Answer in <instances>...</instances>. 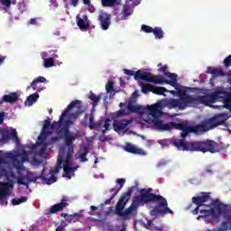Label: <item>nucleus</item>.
<instances>
[{"instance_id":"obj_1","label":"nucleus","mask_w":231,"mask_h":231,"mask_svg":"<svg viewBox=\"0 0 231 231\" xmlns=\"http://www.w3.org/2000/svg\"><path fill=\"white\" fill-rule=\"evenodd\" d=\"M148 113L150 116H152V124L158 131H172V129H177V131H182L180 133V137L182 139L174 138L171 139L170 143L173 147L178 148L179 151H187L189 152H210L211 154H216L219 152V143L215 141L207 139L206 141H185V138L193 133L192 126L183 124L169 122L164 124L163 121L160 120V117L163 115V112L160 109V105L155 104L148 106Z\"/></svg>"},{"instance_id":"obj_2","label":"nucleus","mask_w":231,"mask_h":231,"mask_svg":"<svg viewBox=\"0 0 231 231\" xmlns=\"http://www.w3.org/2000/svg\"><path fill=\"white\" fill-rule=\"evenodd\" d=\"M70 109H76L75 113L71 114L73 118H77L79 115L84 113V109L82 108V101L76 99L72 101L61 113L59 121H54L51 124L50 118L44 120V125L42 126V134L38 136V140L44 142L51 132L48 131V129H52V131H56L57 134L60 136H65V144L68 147L67 158L64 161L63 171L65 178L71 180V176H75V171H77V167H71V158H73L74 146L73 142L77 140L76 136L71 135V132H69V126L73 125V121L71 120H64L68 115H69Z\"/></svg>"},{"instance_id":"obj_3","label":"nucleus","mask_w":231,"mask_h":231,"mask_svg":"<svg viewBox=\"0 0 231 231\" xmlns=\"http://www.w3.org/2000/svg\"><path fill=\"white\" fill-rule=\"evenodd\" d=\"M175 88L177 91V96L179 97V100L182 101L184 104H203L204 106H211V104H216V101L221 99V93L223 92H213L211 94H208L205 96H197L192 97L187 94V90H185L184 87L177 84Z\"/></svg>"},{"instance_id":"obj_4","label":"nucleus","mask_w":231,"mask_h":231,"mask_svg":"<svg viewBox=\"0 0 231 231\" xmlns=\"http://www.w3.org/2000/svg\"><path fill=\"white\" fill-rule=\"evenodd\" d=\"M134 190V187L128 188L127 190L124 192L118 199L116 205L115 214H116V216H119V217H124V219H125L127 216H131V214H133V212H134V210H136V208L140 207L134 199L130 207L124 210L127 203H129V199H131V196H133Z\"/></svg>"},{"instance_id":"obj_5","label":"nucleus","mask_w":231,"mask_h":231,"mask_svg":"<svg viewBox=\"0 0 231 231\" xmlns=\"http://www.w3.org/2000/svg\"><path fill=\"white\" fill-rule=\"evenodd\" d=\"M7 160H11L14 167L17 169V153H4L0 151V178H5L7 181H15V180H17V176H15V173H14V171L9 166Z\"/></svg>"},{"instance_id":"obj_6","label":"nucleus","mask_w":231,"mask_h":231,"mask_svg":"<svg viewBox=\"0 0 231 231\" xmlns=\"http://www.w3.org/2000/svg\"><path fill=\"white\" fill-rule=\"evenodd\" d=\"M166 77L171 79H165L162 76H152L151 72L137 70L135 74V79H142L144 82H152V84H169L172 88L178 86V74L176 73H167Z\"/></svg>"},{"instance_id":"obj_7","label":"nucleus","mask_w":231,"mask_h":231,"mask_svg":"<svg viewBox=\"0 0 231 231\" xmlns=\"http://www.w3.org/2000/svg\"><path fill=\"white\" fill-rule=\"evenodd\" d=\"M162 198L163 196L162 195H156L152 193V188H144L140 190V195L135 196L134 199L139 207H144L145 205H147V203H156L157 201H160V199H162Z\"/></svg>"},{"instance_id":"obj_8","label":"nucleus","mask_w":231,"mask_h":231,"mask_svg":"<svg viewBox=\"0 0 231 231\" xmlns=\"http://www.w3.org/2000/svg\"><path fill=\"white\" fill-rule=\"evenodd\" d=\"M60 169H62V158H58L57 166L54 168V170L48 171L46 174V168H43L40 175V179L43 180L47 185H51V183H55L57 181V177H55V174H58Z\"/></svg>"},{"instance_id":"obj_9","label":"nucleus","mask_w":231,"mask_h":231,"mask_svg":"<svg viewBox=\"0 0 231 231\" xmlns=\"http://www.w3.org/2000/svg\"><path fill=\"white\" fill-rule=\"evenodd\" d=\"M155 203H157L159 206L153 208L150 211V216L154 217L158 214H161V216H166V214H174V211H172V209H170L169 203H167V199L165 198L162 197Z\"/></svg>"},{"instance_id":"obj_10","label":"nucleus","mask_w":231,"mask_h":231,"mask_svg":"<svg viewBox=\"0 0 231 231\" xmlns=\"http://www.w3.org/2000/svg\"><path fill=\"white\" fill-rule=\"evenodd\" d=\"M213 205L215 206V208L200 209L199 212L204 214V216H208L209 214H216L217 211L218 216H221V214H226V212L230 210V206L223 204L219 200H213Z\"/></svg>"},{"instance_id":"obj_11","label":"nucleus","mask_w":231,"mask_h":231,"mask_svg":"<svg viewBox=\"0 0 231 231\" xmlns=\"http://www.w3.org/2000/svg\"><path fill=\"white\" fill-rule=\"evenodd\" d=\"M0 144L8 143L10 140H15L16 142H19L17 130L15 129L0 128Z\"/></svg>"},{"instance_id":"obj_12","label":"nucleus","mask_w":231,"mask_h":231,"mask_svg":"<svg viewBox=\"0 0 231 231\" xmlns=\"http://www.w3.org/2000/svg\"><path fill=\"white\" fill-rule=\"evenodd\" d=\"M15 180H7V182H0V201L2 205H8V200L5 198L10 196V188L14 187Z\"/></svg>"},{"instance_id":"obj_13","label":"nucleus","mask_w":231,"mask_h":231,"mask_svg":"<svg viewBox=\"0 0 231 231\" xmlns=\"http://www.w3.org/2000/svg\"><path fill=\"white\" fill-rule=\"evenodd\" d=\"M38 180H41V176L36 177L33 172L29 171L25 176L18 171V177H16L18 185H28V183H35Z\"/></svg>"},{"instance_id":"obj_14","label":"nucleus","mask_w":231,"mask_h":231,"mask_svg":"<svg viewBox=\"0 0 231 231\" xmlns=\"http://www.w3.org/2000/svg\"><path fill=\"white\" fill-rule=\"evenodd\" d=\"M69 198L68 197H62L61 202L58 204H54L51 206L49 209L46 210L47 216H51V214H57V212H60V210H64L66 207H69Z\"/></svg>"},{"instance_id":"obj_15","label":"nucleus","mask_w":231,"mask_h":231,"mask_svg":"<svg viewBox=\"0 0 231 231\" xmlns=\"http://www.w3.org/2000/svg\"><path fill=\"white\" fill-rule=\"evenodd\" d=\"M204 124L207 125L208 131H210V129H214L217 125H223L225 124V116L222 114L215 116L205 120Z\"/></svg>"},{"instance_id":"obj_16","label":"nucleus","mask_w":231,"mask_h":231,"mask_svg":"<svg viewBox=\"0 0 231 231\" xmlns=\"http://www.w3.org/2000/svg\"><path fill=\"white\" fill-rule=\"evenodd\" d=\"M209 199V192H201V196L192 198V203L197 205V207H203V203H207V201H208Z\"/></svg>"},{"instance_id":"obj_17","label":"nucleus","mask_w":231,"mask_h":231,"mask_svg":"<svg viewBox=\"0 0 231 231\" xmlns=\"http://www.w3.org/2000/svg\"><path fill=\"white\" fill-rule=\"evenodd\" d=\"M209 199V192H201V196L192 198V203L197 205V207H203V203H207V201H208Z\"/></svg>"},{"instance_id":"obj_18","label":"nucleus","mask_w":231,"mask_h":231,"mask_svg":"<svg viewBox=\"0 0 231 231\" xmlns=\"http://www.w3.org/2000/svg\"><path fill=\"white\" fill-rule=\"evenodd\" d=\"M133 121L127 120V119H123L121 121L118 120H114L113 122V128L116 133H119V131H124L127 125L132 124Z\"/></svg>"},{"instance_id":"obj_19","label":"nucleus","mask_w":231,"mask_h":231,"mask_svg":"<svg viewBox=\"0 0 231 231\" xmlns=\"http://www.w3.org/2000/svg\"><path fill=\"white\" fill-rule=\"evenodd\" d=\"M98 21L100 22L102 30H108L111 24V15L107 14H101L98 15Z\"/></svg>"},{"instance_id":"obj_20","label":"nucleus","mask_w":231,"mask_h":231,"mask_svg":"<svg viewBox=\"0 0 231 231\" xmlns=\"http://www.w3.org/2000/svg\"><path fill=\"white\" fill-rule=\"evenodd\" d=\"M77 24L79 29H81L83 32L84 30H89V20H88V15H83L82 18L80 16H77Z\"/></svg>"},{"instance_id":"obj_21","label":"nucleus","mask_w":231,"mask_h":231,"mask_svg":"<svg viewBox=\"0 0 231 231\" xmlns=\"http://www.w3.org/2000/svg\"><path fill=\"white\" fill-rule=\"evenodd\" d=\"M169 106H171L173 109L179 107L180 111L187 109V104L181 101V99H171L169 101Z\"/></svg>"},{"instance_id":"obj_22","label":"nucleus","mask_w":231,"mask_h":231,"mask_svg":"<svg viewBox=\"0 0 231 231\" xmlns=\"http://www.w3.org/2000/svg\"><path fill=\"white\" fill-rule=\"evenodd\" d=\"M28 152L23 151L22 153H17L16 169H22L23 163H24V162H28Z\"/></svg>"},{"instance_id":"obj_23","label":"nucleus","mask_w":231,"mask_h":231,"mask_svg":"<svg viewBox=\"0 0 231 231\" xmlns=\"http://www.w3.org/2000/svg\"><path fill=\"white\" fill-rule=\"evenodd\" d=\"M4 100L6 104H15L19 100V94L12 92L9 95H4Z\"/></svg>"},{"instance_id":"obj_24","label":"nucleus","mask_w":231,"mask_h":231,"mask_svg":"<svg viewBox=\"0 0 231 231\" xmlns=\"http://www.w3.org/2000/svg\"><path fill=\"white\" fill-rule=\"evenodd\" d=\"M101 5L104 8H113L115 6H120L122 0H101Z\"/></svg>"},{"instance_id":"obj_25","label":"nucleus","mask_w":231,"mask_h":231,"mask_svg":"<svg viewBox=\"0 0 231 231\" xmlns=\"http://www.w3.org/2000/svg\"><path fill=\"white\" fill-rule=\"evenodd\" d=\"M125 151H126V152H131V154H142V152H143L142 149H138L136 146L131 143H126L125 146Z\"/></svg>"},{"instance_id":"obj_26","label":"nucleus","mask_w":231,"mask_h":231,"mask_svg":"<svg viewBox=\"0 0 231 231\" xmlns=\"http://www.w3.org/2000/svg\"><path fill=\"white\" fill-rule=\"evenodd\" d=\"M116 183L119 185V187L116 186L115 188H112L109 190L110 193L116 192V194H118V192L124 189V185H125V179H117Z\"/></svg>"},{"instance_id":"obj_27","label":"nucleus","mask_w":231,"mask_h":231,"mask_svg":"<svg viewBox=\"0 0 231 231\" xmlns=\"http://www.w3.org/2000/svg\"><path fill=\"white\" fill-rule=\"evenodd\" d=\"M39 83H46V78L42 76H39L38 78L34 79L31 83V85L27 87V89H31V88H32V89L34 90L37 89L36 84H39Z\"/></svg>"},{"instance_id":"obj_28","label":"nucleus","mask_w":231,"mask_h":231,"mask_svg":"<svg viewBox=\"0 0 231 231\" xmlns=\"http://www.w3.org/2000/svg\"><path fill=\"white\" fill-rule=\"evenodd\" d=\"M192 130L195 134H199V133H207V131H208V128L207 127L205 123H203V124L192 126Z\"/></svg>"},{"instance_id":"obj_29","label":"nucleus","mask_w":231,"mask_h":231,"mask_svg":"<svg viewBox=\"0 0 231 231\" xmlns=\"http://www.w3.org/2000/svg\"><path fill=\"white\" fill-rule=\"evenodd\" d=\"M37 100H39V93L35 92L27 97L25 106H33Z\"/></svg>"},{"instance_id":"obj_30","label":"nucleus","mask_w":231,"mask_h":231,"mask_svg":"<svg viewBox=\"0 0 231 231\" xmlns=\"http://www.w3.org/2000/svg\"><path fill=\"white\" fill-rule=\"evenodd\" d=\"M207 73H209L213 77H225V71H223V69H208Z\"/></svg>"},{"instance_id":"obj_31","label":"nucleus","mask_w":231,"mask_h":231,"mask_svg":"<svg viewBox=\"0 0 231 231\" xmlns=\"http://www.w3.org/2000/svg\"><path fill=\"white\" fill-rule=\"evenodd\" d=\"M89 100H92V106L97 107L98 106V102H100V99L102 98L100 96L95 95L92 91L89 92L88 95Z\"/></svg>"},{"instance_id":"obj_32","label":"nucleus","mask_w":231,"mask_h":231,"mask_svg":"<svg viewBox=\"0 0 231 231\" xmlns=\"http://www.w3.org/2000/svg\"><path fill=\"white\" fill-rule=\"evenodd\" d=\"M88 154H89V146L85 145L83 147V152L80 154V161L85 163V162H88Z\"/></svg>"},{"instance_id":"obj_33","label":"nucleus","mask_w":231,"mask_h":231,"mask_svg":"<svg viewBox=\"0 0 231 231\" xmlns=\"http://www.w3.org/2000/svg\"><path fill=\"white\" fill-rule=\"evenodd\" d=\"M88 118L89 119V125L88 127L89 129L93 130L95 129V116H93V114H86L84 116L85 120H88Z\"/></svg>"},{"instance_id":"obj_34","label":"nucleus","mask_w":231,"mask_h":231,"mask_svg":"<svg viewBox=\"0 0 231 231\" xmlns=\"http://www.w3.org/2000/svg\"><path fill=\"white\" fill-rule=\"evenodd\" d=\"M167 88L164 87H152V93H154V95H163V93H167Z\"/></svg>"},{"instance_id":"obj_35","label":"nucleus","mask_w":231,"mask_h":231,"mask_svg":"<svg viewBox=\"0 0 231 231\" xmlns=\"http://www.w3.org/2000/svg\"><path fill=\"white\" fill-rule=\"evenodd\" d=\"M152 33L155 39H163V30H162V27H154Z\"/></svg>"},{"instance_id":"obj_36","label":"nucleus","mask_w":231,"mask_h":231,"mask_svg":"<svg viewBox=\"0 0 231 231\" xmlns=\"http://www.w3.org/2000/svg\"><path fill=\"white\" fill-rule=\"evenodd\" d=\"M127 109L130 113H142V107L134 106L131 102L128 103Z\"/></svg>"},{"instance_id":"obj_37","label":"nucleus","mask_w":231,"mask_h":231,"mask_svg":"<svg viewBox=\"0 0 231 231\" xmlns=\"http://www.w3.org/2000/svg\"><path fill=\"white\" fill-rule=\"evenodd\" d=\"M28 197H21L19 199H12L11 203L14 206L21 205V203H26Z\"/></svg>"},{"instance_id":"obj_38","label":"nucleus","mask_w":231,"mask_h":231,"mask_svg":"<svg viewBox=\"0 0 231 231\" xmlns=\"http://www.w3.org/2000/svg\"><path fill=\"white\" fill-rule=\"evenodd\" d=\"M58 158H61L62 163H64V158H68V147L62 146L60 149V154H59Z\"/></svg>"},{"instance_id":"obj_39","label":"nucleus","mask_w":231,"mask_h":231,"mask_svg":"<svg viewBox=\"0 0 231 231\" xmlns=\"http://www.w3.org/2000/svg\"><path fill=\"white\" fill-rule=\"evenodd\" d=\"M44 68H53L55 66V59L48 58L47 60H43Z\"/></svg>"},{"instance_id":"obj_40","label":"nucleus","mask_w":231,"mask_h":231,"mask_svg":"<svg viewBox=\"0 0 231 231\" xmlns=\"http://www.w3.org/2000/svg\"><path fill=\"white\" fill-rule=\"evenodd\" d=\"M131 15V9L129 6L125 5L123 8V16L121 17V21H125V19H127Z\"/></svg>"},{"instance_id":"obj_41","label":"nucleus","mask_w":231,"mask_h":231,"mask_svg":"<svg viewBox=\"0 0 231 231\" xmlns=\"http://www.w3.org/2000/svg\"><path fill=\"white\" fill-rule=\"evenodd\" d=\"M112 119L116 120V118H120V116H125V110H119L112 114Z\"/></svg>"},{"instance_id":"obj_42","label":"nucleus","mask_w":231,"mask_h":231,"mask_svg":"<svg viewBox=\"0 0 231 231\" xmlns=\"http://www.w3.org/2000/svg\"><path fill=\"white\" fill-rule=\"evenodd\" d=\"M124 73H125V75H128L129 77L134 76V80H138V79L142 80V78H137V79L135 78L136 77V72L134 73V70L125 69Z\"/></svg>"},{"instance_id":"obj_43","label":"nucleus","mask_w":231,"mask_h":231,"mask_svg":"<svg viewBox=\"0 0 231 231\" xmlns=\"http://www.w3.org/2000/svg\"><path fill=\"white\" fill-rule=\"evenodd\" d=\"M113 81H108L106 85V93H116V90H115L114 87H113Z\"/></svg>"},{"instance_id":"obj_44","label":"nucleus","mask_w":231,"mask_h":231,"mask_svg":"<svg viewBox=\"0 0 231 231\" xmlns=\"http://www.w3.org/2000/svg\"><path fill=\"white\" fill-rule=\"evenodd\" d=\"M141 30H142L143 32H144V33H152L154 28H152V27H151V26H149V25H146V24H143V25L141 26Z\"/></svg>"},{"instance_id":"obj_45","label":"nucleus","mask_w":231,"mask_h":231,"mask_svg":"<svg viewBox=\"0 0 231 231\" xmlns=\"http://www.w3.org/2000/svg\"><path fill=\"white\" fill-rule=\"evenodd\" d=\"M152 88H153V86H151L149 84L142 85V91H143V93L147 94V93H149V91L152 92Z\"/></svg>"},{"instance_id":"obj_46","label":"nucleus","mask_w":231,"mask_h":231,"mask_svg":"<svg viewBox=\"0 0 231 231\" xmlns=\"http://www.w3.org/2000/svg\"><path fill=\"white\" fill-rule=\"evenodd\" d=\"M228 220L222 222L220 228L218 229L219 231H228V228L230 226H228Z\"/></svg>"},{"instance_id":"obj_47","label":"nucleus","mask_w":231,"mask_h":231,"mask_svg":"<svg viewBox=\"0 0 231 231\" xmlns=\"http://www.w3.org/2000/svg\"><path fill=\"white\" fill-rule=\"evenodd\" d=\"M224 66L226 68H230L231 67V54L229 56H227L225 60H224Z\"/></svg>"},{"instance_id":"obj_48","label":"nucleus","mask_w":231,"mask_h":231,"mask_svg":"<svg viewBox=\"0 0 231 231\" xmlns=\"http://www.w3.org/2000/svg\"><path fill=\"white\" fill-rule=\"evenodd\" d=\"M118 193L116 192H112V196L110 197V199H107L106 201H105V205H111V201H113V199H115V198H116V195Z\"/></svg>"},{"instance_id":"obj_49","label":"nucleus","mask_w":231,"mask_h":231,"mask_svg":"<svg viewBox=\"0 0 231 231\" xmlns=\"http://www.w3.org/2000/svg\"><path fill=\"white\" fill-rule=\"evenodd\" d=\"M1 5L5 6V8H10L12 5V0H0Z\"/></svg>"},{"instance_id":"obj_50","label":"nucleus","mask_w":231,"mask_h":231,"mask_svg":"<svg viewBox=\"0 0 231 231\" xmlns=\"http://www.w3.org/2000/svg\"><path fill=\"white\" fill-rule=\"evenodd\" d=\"M159 71H160L161 73H164L165 77H167V73H170V72H169V67H168L167 65H164L163 67H161V68L159 69Z\"/></svg>"},{"instance_id":"obj_51","label":"nucleus","mask_w":231,"mask_h":231,"mask_svg":"<svg viewBox=\"0 0 231 231\" xmlns=\"http://www.w3.org/2000/svg\"><path fill=\"white\" fill-rule=\"evenodd\" d=\"M109 122H111V119H109V118H106L105 120L104 127H105L106 131H109V127H111V124H109Z\"/></svg>"},{"instance_id":"obj_52","label":"nucleus","mask_w":231,"mask_h":231,"mask_svg":"<svg viewBox=\"0 0 231 231\" xmlns=\"http://www.w3.org/2000/svg\"><path fill=\"white\" fill-rule=\"evenodd\" d=\"M41 20V18H32L29 22L28 24H33L37 25V21Z\"/></svg>"},{"instance_id":"obj_53","label":"nucleus","mask_w":231,"mask_h":231,"mask_svg":"<svg viewBox=\"0 0 231 231\" xmlns=\"http://www.w3.org/2000/svg\"><path fill=\"white\" fill-rule=\"evenodd\" d=\"M199 207L200 206H197L196 208L192 210L193 216H198V214H199Z\"/></svg>"},{"instance_id":"obj_54","label":"nucleus","mask_w":231,"mask_h":231,"mask_svg":"<svg viewBox=\"0 0 231 231\" xmlns=\"http://www.w3.org/2000/svg\"><path fill=\"white\" fill-rule=\"evenodd\" d=\"M225 219L227 221V223L230 225L229 226V230H231V215L226 216Z\"/></svg>"},{"instance_id":"obj_55","label":"nucleus","mask_w":231,"mask_h":231,"mask_svg":"<svg viewBox=\"0 0 231 231\" xmlns=\"http://www.w3.org/2000/svg\"><path fill=\"white\" fill-rule=\"evenodd\" d=\"M102 127V122L95 123L93 129H100Z\"/></svg>"},{"instance_id":"obj_56","label":"nucleus","mask_w":231,"mask_h":231,"mask_svg":"<svg viewBox=\"0 0 231 231\" xmlns=\"http://www.w3.org/2000/svg\"><path fill=\"white\" fill-rule=\"evenodd\" d=\"M41 57L43 61L46 60H47L46 57H48V52H46V51L42 52Z\"/></svg>"},{"instance_id":"obj_57","label":"nucleus","mask_w":231,"mask_h":231,"mask_svg":"<svg viewBox=\"0 0 231 231\" xmlns=\"http://www.w3.org/2000/svg\"><path fill=\"white\" fill-rule=\"evenodd\" d=\"M5 122V112L0 113V124Z\"/></svg>"},{"instance_id":"obj_58","label":"nucleus","mask_w":231,"mask_h":231,"mask_svg":"<svg viewBox=\"0 0 231 231\" xmlns=\"http://www.w3.org/2000/svg\"><path fill=\"white\" fill-rule=\"evenodd\" d=\"M79 216H80L79 213H75L74 215L69 216V219L71 221L74 219V217H79Z\"/></svg>"},{"instance_id":"obj_59","label":"nucleus","mask_w":231,"mask_h":231,"mask_svg":"<svg viewBox=\"0 0 231 231\" xmlns=\"http://www.w3.org/2000/svg\"><path fill=\"white\" fill-rule=\"evenodd\" d=\"M152 221L149 220L147 222V225H146L147 230H152Z\"/></svg>"},{"instance_id":"obj_60","label":"nucleus","mask_w":231,"mask_h":231,"mask_svg":"<svg viewBox=\"0 0 231 231\" xmlns=\"http://www.w3.org/2000/svg\"><path fill=\"white\" fill-rule=\"evenodd\" d=\"M55 231H66V227L64 226H58Z\"/></svg>"},{"instance_id":"obj_61","label":"nucleus","mask_w":231,"mask_h":231,"mask_svg":"<svg viewBox=\"0 0 231 231\" xmlns=\"http://www.w3.org/2000/svg\"><path fill=\"white\" fill-rule=\"evenodd\" d=\"M152 231H163V227H158V226H153L151 229Z\"/></svg>"},{"instance_id":"obj_62","label":"nucleus","mask_w":231,"mask_h":231,"mask_svg":"<svg viewBox=\"0 0 231 231\" xmlns=\"http://www.w3.org/2000/svg\"><path fill=\"white\" fill-rule=\"evenodd\" d=\"M98 140H99V142H106V135H102V134L99 135Z\"/></svg>"},{"instance_id":"obj_63","label":"nucleus","mask_w":231,"mask_h":231,"mask_svg":"<svg viewBox=\"0 0 231 231\" xmlns=\"http://www.w3.org/2000/svg\"><path fill=\"white\" fill-rule=\"evenodd\" d=\"M6 56L0 55V66L5 62Z\"/></svg>"},{"instance_id":"obj_64","label":"nucleus","mask_w":231,"mask_h":231,"mask_svg":"<svg viewBox=\"0 0 231 231\" xmlns=\"http://www.w3.org/2000/svg\"><path fill=\"white\" fill-rule=\"evenodd\" d=\"M71 5H72V6H78V5H79V0H71Z\"/></svg>"}]
</instances>
